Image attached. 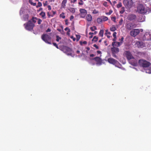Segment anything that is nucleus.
I'll return each mask as SVG.
<instances>
[{"instance_id": "1", "label": "nucleus", "mask_w": 151, "mask_h": 151, "mask_svg": "<svg viewBox=\"0 0 151 151\" xmlns=\"http://www.w3.org/2000/svg\"><path fill=\"white\" fill-rule=\"evenodd\" d=\"M139 65L143 68H147L150 66L151 63L149 62L144 59H140L139 60Z\"/></svg>"}, {"instance_id": "2", "label": "nucleus", "mask_w": 151, "mask_h": 151, "mask_svg": "<svg viewBox=\"0 0 151 151\" xmlns=\"http://www.w3.org/2000/svg\"><path fill=\"white\" fill-rule=\"evenodd\" d=\"M147 7L142 4H139L137 8V12L140 14H145L147 12Z\"/></svg>"}, {"instance_id": "3", "label": "nucleus", "mask_w": 151, "mask_h": 151, "mask_svg": "<svg viewBox=\"0 0 151 151\" xmlns=\"http://www.w3.org/2000/svg\"><path fill=\"white\" fill-rule=\"evenodd\" d=\"M42 40L45 43L49 44H51V37L50 36L47 34H43L41 36Z\"/></svg>"}, {"instance_id": "4", "label": "nucleus", "mask_w": 151, "mask_h": 151, "mask_svg": "<svg viewBox=\"0 0 151 151\" xmlns=\"http://www.w3.org/2000/svg\"><path fill=\"white\" fill-rule=\"evenodd\" d=\"M24 26L26 29L30 31L33 29L35 24H34L32 22L31 20H29L27 23L24 24Z\"/></svg>"}, {"instance_id": "5", "label": "nucleus", "mask_w": 151, "mask_h": 151, "mask_svg": "<svg viewBox=\"0 0 151 151\" xmlns=\"http://www.w3.org/2000/svg\"><path fill=\"white\" fill-rule=\"evenodd\" d=\"M123 4L126 8L130 9L132 6L133 2L132 0H124Z\"/></svg>"}, {"instance_id": "6", "label": "nucleus", "mask_w": 151, "mask_h": 151, "mask_svg": "<svg viewBox=\"0 0 151 151\" xmlns=\"http://www.w3.org/2000/svg\"><path fill=\"white\" fill-rule=\"evenodd\" d=\"M113 56L115 58H117V56L116 54L118 53L119 51V49L117 47H113L111 48Z\"/></svg>"}, {"instance_id": "7", "label": "nucleus", "mask_w": 151, "mask_h": 151, "mask_svg": "<svg viewBox=\"0 0 151 151\" xmlns=\"http://www.w3.org/2000/svg\"><path fill=\"white\" fill-rule=\"evenodd\" d=\"M124 55L128 60H130L131 59L134 58L133 56L129 51H125L124 53Z\"/></svg>"}, {"instance_id": "8", "label": "nucleus", "mask_w": 151, "mask_h": 151, "mask_svg": "<svg viewBox=\"0 0 151 151\" xmlns=\"http://www.w3.org/2000/svg\"><path fill=\"white\" fill-rule=\"evenodd\" d=\"M140 31L138 29H134L132 30L130 32V35L134 37H135L139 33Z\"/></svg>"}, {"instance_id": "9", "label": "nucleus", "mask_w": 151, "mask_h": 151, "mask_svg": "<svg viewBox=\"0 0 151 151\" xmlns=\"http://www.w3.org/2000/svg\"><path fill=\"white\" fill-rule=\"evenodd\" d=\"M63 51L68 55H71L72 54L71 52L72 50L71 49L67 47H65L63 49Z\"/></svg>"}, {"instance_id": "10", "label": "nucleus", "mask_w": 151, "mask_h": 151, "mask_svg": "<svg viewBox=\"0 0 151 151\" xmlns=\"http://www.w3.org/2000/svg\"><path fill=\"white\" fill-rule=\"evenodd\" d=\"M135 44L138 48H143L145 47V44L141 41L137 42Z\"/></svg>"}, {"instance_id": "11", "label": "nucleus", "mask_w": 151, "mask_h": 151, "mask_svg": "<svg viewBox=\"0 0 151 151\" xmlns=\"http://www.w3.org/2000/svg\"><path fill=\"white\" fill-rule=\"evenodd\" d=\"M80 16L81 17L83 18L85 17L87 13V11L83 9H80Z\"/></svg>"}, {"instance_id": "12", "label": "nucleus", "mask_w": 151, "mask_h": 151, "mask_svg": "<svg viewBox=\"0 0 151 151\" xmlns=\"http://www.w3.org/2000/svg\"><path fill=\"white\" fill-rule=\"evenodd\" d=\"M92 60H94L96 62V64L99 65H101L102 63V60L99 57H96L93 58Z\"/></svg>"}, {"instance_id": "13", "label": "nucleus", "mask_w": 151, "mask_h": 151, "mask_svg": "<svg viewBox=\"0 0 151 151\" xmlns=\"http://www.w3.org/2000/svg\"><path fill=\"white\" fill-rule=\"evenodd\" d=\"M143 38L145 40H151V33L150 32L146 33L144 35Z\"/></svg>"}, {"instance_id": "14", "label": "nucleus", "mask_w": 151, "mask_h": 151, "mask_svg": "<svg viewBox=\"0 0 151 151\" xmlns=\"http://www.w3.org/2000/svg\"><path fill=\"white\" fill-rule=\"evenodd\" d=\"M108 61L109 63L113 65L117 64L118 62L117 60L112 58H109L108 60Z\"/></svg>"}, {"instance_id": "15", "label": "nucleus", "mask_w": 151, "mask_h": 151, "mask_svg": "<svg viewBox=\"0 0 151 151\" xmlns=\"http://www.w3.org/2000/svg\"><path fill=\"white\" fill-rule=\"evenodd\" d=\"M134 25L133 24L131 23H129L126 24V28L128 30H131L132 28H133Z\"/></svg>"}, {"instance_id": "16", "label": "nucleus", "mask_w": 151, "mask_h": 151, "mask_svg": "<svg viewBox=\"0 0 151 151\" xmlns=\"http://www.w3.org/2000/svg\"><path fill=\"white\" fill-rule=\"evenodd\" d=\"M136 17L135 15L131 14L129 15L127 17L128 19L131 21L135 19Z\"/></svg>"}, {"instance_id": "17", "label": "nucleus", "mask_w": 151, "mask_h": 151, "mask_svg": "<svg viewBox=\"0 0 151 151\" xmlns=\"http://www.w3.org/2000/svg\"><path fill=\"white\" fill-rule=\"evenodd\" d=\"M112 45L113 46L119 47L121 45V44L120 42H113L112 43Z\"/></svg>"}, {"instance_id": "18", "label": "nucleus", "mask_w": 151, "mask_h": 151, "mask_svg": "<svg viewBox=\"0 0 151 151\" xmlns=\"http://www.w3.org/2000/svg\"><path fill=\"white\" fill-rule=\"evenodd\" d=\"M86 20L88 22H91L92 20V17L90 14H87L86 16Z\"/></svg>"}, {"instance_id": "19", "label": "nucleus", "mask_w": 151, "mask_h": 151, "mask_svg": "<svg viewBox=\"0 0 151 151\" xmlns=\"http://www.w3.org/2000/svg\"><path fill=\"white\" fill-rule=\"evenodd\" d=\"M40 15L42 17L43 19H46L45 17L46 14L45 12L43 11H42L40 13Z\"/></svg>"}, {"instance_id": "20", "label": "nucleus", "mask_w": 151, "mask_h": 151, "mask_svg": "<svg viewBox=\"0 0 151 151\" xmlns=\"http://www.w3.org/2000/svg\"><path fill=\"white\" fill-rule=\"evenodd\" d=\"M104 19V17L102 19L100 18H98L97 19V22L99 24H101L103 20Z\"/></svg>"}, {"instance_id": "21", "label": "nucleus", "mask_w": 151, "mask_h": 151, "mask_svg": "<svg viewBox=\"0 0 151 151\" xmlns=\"http://www.w3.org/2000/svg\"><path fill=\"white\" fill-rule=\"evenodd\" d=\"M68 10L71 12L74 13L75 12V9L74 8L70 7L68 9Z\"/></svg>"}, {"instance_id": "22", "label": "nucleus", "mask_w": 151, "mask_h": 151, "mask_svg": "<svg viewBox=\"0 0 151 151\" xmlns=\"http://www.w3.org/2000/svg\"><path fill=\"white\" fill-rule=\"evenodd\" d=\"M116 32H114L113 34V35L114 37V39H113V40L114 41H115L116 40Z\"/></svg>"}, {"instance_id": "23", "label": "nucleus", "mask_w": 151, "mask_h": 151, "mask_svg": "<svg viewBox=\"0 0 151 151\" xmlns=\"http://www.w3.org/2000/svg\"><path fill=\"white\" fill-rule=\"evenodd\" d=\"M67 2V0H63L62 2V6H63V7H65V4Z\"/></svg>"}, {"instance_id": "24", "label": "nucleus", "mask_w": 151, "mask_h": 151, "mask_svg": "<svg viewBox=\"0 0 151 151\" xmlns=\"http://www.w3.org/2000/svg\"><path fill=\"white\" fill-rule=\"evenodd\" d=\"M38 18H37V17H32L31 20L32 21V22H33L34 24L36 22V20H37Z\"/></svg>"}, {"instance_id": "25", "label": "nucleus", "mask_w": 151, "mask_h": 151, "mask_svg": "<svg viewBox=\"0 0 151 151\" xmlns=\"http://www.w3.org/2000/svg\"><path fill=\"white\" fill-rule=\"evenodd\" d=\"M125 12L124 7H122L120 11V13L121 14H123Z\"/></svg>"}, {"instance_id": "26", "label": "nucleus", "mask_w": 151, "mask_h": 151, "mask_svg": "<svg viewBox=\"0 0 151 151\" xmlns=\"http://www.w3.org/2000/svg\"><path fill=\"white\" fill-rule=\"evenodd\" d=\"M103 33L104 30L103 29L101 30L99 32V36L102 37L103 36Z\"/></svg>"}, {"instance_id": "27", "label": "nucleus", "mask_w": 151, "mask_h": 151, "mask_svg": "<svg viewBox=\"0 0 151 151\" xmlns=\"http://www.w3.org/2000/svg\"><path fill=\"white\" fill-rule=\"evenodd\" d=\"M98 38L96 36H95L92 39V41L94 42H96L98 40Z\"/></svg>"}, {"instance_id": "28", "label": "nucleus", "mask_w": 151, "mask_h": 151, "mask_svg": "<svg viewBox=\"0 0 151 151\" xmlns=\"http://www.w3.org/2000/svg\"><path fill=\"white\" fill-rule=\"evenodd\" d=\"M29 2L31 5H32L34 6H35L36 5V3L33 2L31 0H29Z\"/></svg>"}, {"instance_id": "29", "label": "nucleus", "mask_w": 151, "mask_h": 151, "mask_svg": "<svg viewBox=\"0 0 151 151\" xmlns=\"http://www.w3.org/2000/svg\"><path fill=\"white\" fill-rule=\"evenodd\" d=\"M64 15H65L64 13L63 12L62 13V14H61L60 15V17L62 18L63 19H65V17Z\"/></svg>"}, {"instance_id": "30", "label": "nucleus", "mask_w": 151, "mask_h": 151, "mask_svg": "<svg viewBox=\"0 0 151 151\" xmlns=\"http://www.w3.org/2000/svg\"><path fill=\"white\" fill-rule=\"evenodd\" d=\"M116 29V28L114 26H112L110 28V30L112 32H114Z\"/></svg>"}, {"instance_id": "31", "label": "nucleus", "mask_w": 151, "mask_h": 151, "mask_svg": "<svg viewBox=\"0 0 151 151\" xmlns=\"http://www.w3.org/2000/svg\"><path fill=\"white\" fill-rule=\"evenodd\" d=\"M90 29L92 31H93L96 29V26H93V27H91Z\"/></svg>"}, {"instance_id": "32", "label": "nucleus", "mask_w": 151, "mask_h": 151, "mask_svg": "<svg viewBox=\"0 0 151 151\" xmlns=\"http://www.w3.org/2000/svg\"><path fill=\"white\" fill-rule=\"evenodd\" d=\"M99 12L98 11L95 9L93 10L92 13L93 14H96L98 13Z\"/></svg>"}, {"instance_id": "33", "label": "nucleus", "mask_w": 151, "mask_h": 151, "mask_svg": "<svg viewBox=\"0 0 151 151\" xmlns=\"http://www.w3.org/2000/svg\"><path fill=\"white\" fill-rule=\"evenodd\" d=\"M122 4L121 2H119L118 4L117 5V8H119L121 7L122 6Z\"/></svg>"}, {"instance_id": "34", "label": "nucleus", "mask_w": 151, "mask_h": 151, "mask_svg": "<svg viewBox=\"0 0 151 151\" xmlns=\"http://www.w3.org/2000/svg\"><path fill=\"white\" fill-rule=\"evenodd\" d=\"M42 6V3L40 2H38V4H37V6L36 7H37V8H38V7L41 6Z\"/></svg>"}, {"instance_id": "35", "label": "nucleus", "mask_w": 151, "mask_h": 151, "mask_svg": "<svg viewBox=\"0 0 151 151\" xmlns=\"http://www.w3.org/2000/svg\"><path fill=\"white\" fill-rule=\"evenodd\" d=\"M76 40H77V41H78L80 38V36L79 35H76Z\"/></svg>"}, {"instance_id": "36", "label": "nucleus", "mask_w": 151, "mask_h": 151, "mask_svg": "<svg viewBox=\"0 0 151 151\" xmlns=\"http://www.w3.org/2000/svg\"><path fill=\"white\" fill-rule=\"evenodd\" d=\"M146 72L148 73H151V68H150L149 70H146Z\"/></svg>"}, {"instance_id": "37", "label": "nucleus", "mask_w": 151, "mask_h": 151, "mask_svg": "<svg viewBox=\"0 0 151 151\" xmlns=\"http://www.w3.org/2000/svg\"><path fill=\"white\" fill-rule=\"evenodd\" d=\"M111 19L114 22H116V17H111Z\"/></svg>"}, {"instance_id": "38", "label": "nucleus", "mask_w": 151, "mask_h": 151, "mask_svg": "<svg viewBox=\"0 0 151 151\" xmlns=\"http://www.w3.org/2000/svg\"><path fill=\"white\" fill-rule=\"evenodd\" d=\"M80 43L81 45H82V44H86L87 43V42L86 41H84L83 42H80Z\"/></svg>"}, {"instance_id": "39", "label": "nucleus", "mask_w": 151, "mask_h": 151, "mask_svg": "<svg viewBox=\"0 0 151 151\" xmlns=\"http://www.w3.org/2000/svg\"><path fill=\"white\" fill-rule=\"evenodd\" d=\"M124 38L123 37H122V38L120 39L119 40L120 41V43L122 44L123 42V40H124Z\"/></svg>"}, {"instance_id": "40", "label": "nucleus", "mask_w": 151, "mask_h": 151, "mask_svg": "<svg viewBox=\"0 0 151 151\" xmlns=\"http://www.w3.org/2000/svg\"><path fill=\"white\" fill-rule=\"evenodd\" d=\"M123 22V20L122 18H121L119 22V24L120 25H121L122 24V22Z\"/></svg>"}, {"instance_id": "41", "label": "nucleus", "mask_w": 151, "mask_h": 151, "mask_svg": "<svg viewBox=\"0 0 151 151\" xmlns=\"http://www.w3.org/2000/svg\"><path fill=\"white\" fill-rule=\"evenodd\" d=\"M37 20H38V22H37L38 24H41V22H42V20L41 19H38V18Z\"/></svg>"}, {"instance_id": "42", "label": "nucleus", "mask_w": 151, "mask_h": 151, "mask_svg": "<svg viewBox=\"0 0 151 151\" xmlns=\"http://www.w3.org/2000/svg\"><path fill=\"white\" fill-rule=\"evenodd\" d=\"M80 5H82L83 4V2L82 0H80V2L78 3Z\"/></svg>"}, {"instance_id": "43", "label": "nucleus", "mask_w": 151, "mask_h": 151, "mask_svg": "<svg viewBox=\"0 0 151 151\" xmlns=\"http://www.w3.org/2000/svg\"><path fill=\"white\" fill-rule=\"evenodd\" d=\"M56 38L57 39L56 40L57 42H58L61 39V38L58 36H57Z\"/></svg>"}, {"instance_id": "44", "label": "nucleus", "mask_w": 151, "mask_h": 151, "mask_svg": "<svg viewBox=\"0 0 151 151\" xmlns=\"http://www.w3.org/2000/svg\"><path fill=\"white\" fill-rule=\"evenodd\" d=\"M77 1V0H71L70 2L71 3H76Z\"/></svg>"}, {"instance_id": "45", "label": "nucleus", "mask_w": 151, "mask_h": 151, "mask_svg": "<svg viewBox=\"0 0 151 151\" xmlns=\"http://www.w3.org/2000/svg\"><path fill=\"white\" fill-rule=\"evenodd\" d=\"M112 12V11L111 10L109 11V12H106V14L107 15H109L110 14H111Z\"/></svg>"}, {"instance_id": "46", "label": "nucleus", "mask_w": 151, "mask_h": 151, "mask_svg": "<svg viewBox=\"0 0 151 151\" xmlns=\"http://www.w3.org/2000/svg\"><path fill=\"white\" fill-rule=\"evenodd\" d=\"M97 33L96 31H95L93 33L90 32L89 33V35H96Z\"/></svg>"}, {"instance_id": "47", "label": "nucleus", "mask_w": 151, "mask_h": 151, "mask_svg": "<svg viewBox=\"0 0 151 151\" xmlns=\"http://www.w3.org/2000/svg\"><path fill=\"white\" fill-rule=\"evenodd\" d=\"M65 31L68 30V32L70 33V29L68 28V27H66L65 29Z\"/></svg>"}, {"instance_id": "48", "label": "nucleus", "mask_w": 151, "mask_h": 151, "mask_svg": "<svg viewBox=\"0 0 151 151\" xmlns=\"http://www.w3.org/2000/svg\"><path fill=\"white\" fill-rule=\"evenodd\" d=\"M48 4V2L47 1H45L44 3H43V6H46V5H47Z\"/></svg>"}, {"instance_id": "49", "label": "nucleus", "mask_w": 151, "mask_h": 151, "mask_svg": "<svg viewBox=\"0 0 151 151\" xmlns=\"http://www.w3.org/2000/svg\"><path fill=\"white\" fill-rule=\"evenodd\" d=\"M53 45L55 46L58 49V45H57L56 44V43H55V42H53L52 43Z\"/></svg>"}, {"instance_id": "50", "label": "nucleus", "mask_w": 151, "mask_h": 151, "mask_svg": "<svg viewBox=\"0 0 151 151\" xmlns=\"http://www.w3.org/2000/svg\"><path fill=\"white\" fill-rule=\"evenodd\" d=\"M70 38H71V39H73V40L74 41H75L76 40V38H75V37H73V36H71L70 37Z\"/></svg>"}, {"instance_id": "51", "label": "nucleus", "mask_w": 151, "mask_h": 151, "mask_svg": "<svg viewBox=\"0 0 151 151\" xmlns=\"http://www.w3.org/2000/svg\"><path fill=\"white\" fill-rule=\"evenodd\" d=\"M93 46L95 48H96L97 49H99V47H98V46H97L96 44H94L93 45Z\"/></svg>"}, {"instance_id": "52", "label": "nucleus", "mask_w": 151, "mask_h": 151, "mask_svg": "<svg viewBox=\"0 0 151 151\" xmlns=\"http://www.w3.org/2000/svg\"><path fill=\"white\" fill-rule=\"evenodd\" d=\"M52 11L53 13V15H51V16L53 17V15L56 13V12L55 11Z\"/></svg>"}, {"instance_id": "53", "label": "nucleus", "mask_w": 151, "mask_h": 151, "mask_svg": "<svg viewBox=\"0 0 151 151\" xmlns=\"http://www.w3.org/2000/svg\"><path fill=\"white\" fill-rule=\"evenodd\" d=\"M65 24L66 25H68V20L67 19H65Z\"/></svg>"}, {"instance_id": "54", "label": "nucleus", "mask_w": 151, "mask_h": 151, "mask_svg": "<svg viewBox=\"0 0 151 151\" xmlns=\"http://www.w3.org/2000/svg\"><path fill=\"white\" fill-rule=\"evenodd\" d=\"M47 7L48 8V10H50L51 9V6L50 5H48V6H47Z\"/></svg>"}, {"instance_id": "55", "label": "nucleus", "mask_w": 151, "mask_h": 151, "mask_svg": "<svg viewBox=\"0 0 151 151\" xmlns=\"http://www.w3.org/2000/svg\"><path fill=\"white\" fill-rule=\"evenodd\" d=\"M106 33H105V35H107V34H108L109 35H110V32H107V30H106Z\"/></svg>"}, {"instance_id": "56", "label": "nucleus", "mask_w": 151, "mask_h": 151, "mask_svg": "<svg viewBox=\"0 0 151 151\" xmlns=\"http://www.w3.org/2000/svg\"><path fill=\"white\" fill-rule=\"evenodd\" d=\"M51 31V30L50 28H48L46 31L47 32H50Z\"/></svg>"}, {"instance_id": "57", "label": "nucleus", "mask_w": 151, "mask_h": 151, "mask_svg": "<svg viewBox=\"0 0 151 151\" xmlns=\"http://www.w3.org/2000/svg\"><path fill=\"white\" fill-rule=\"evenodd\" d=\"M74 18V17L73 15H71L70 17V20H71L72 19H73Z\"/></svg>"}, {"instance_id": "58", "label": "nucleus", "mask_w": 151, "mask_h": 151, "mask_svg": "<svg viewBox=\"0 0 151 151\" xmlns=\"http://www.w3.org/2000/svg\"><path fill=\"white\" fill-rule=\"evenodd\" d=\"M47 15L49 17H50L51 16L49 12H47Z\"/></svg>"}, {"instance_id": "59", "label": "nucleus", "mask_w": 151, "mask_h": 151, "mask_svg": "<svg viewBox=\"0 0 151 151\" xmlns=\"http://www.w3.org/2000/svg\"><path fill=\"white\" fill-rule=\"evenodd\" d=\"M108 17H106L104 16V21H106L108 20Z\"/></svg>"}, {"instance_id": "60", "label": "nucleus", "mask_w": 151, "mask_h": 151, "mask_svg": "<svg viewBox=\"0 0 151 151\" xmlns=\"http://www.w3.org/2000/svg\"><path fill=\"white\" fill-rule=\"evenodd\" d=\"M97 52L98 53V54H100L101 53V51H99V50H98L97 51Z\"/></svg>"}, {"instance_id": "61", "label": "nucleus", "mask_w": 151, "mask_h": 151, "mask_svg": "<svg viewBox=\"0 0 151 151\" xmlns=\"http://www.w3.org/2000/svg\"><path fill=\"white\" fill-rule=\"evenodd\" d=\"M25 16L28 19L29 17V15L28 14H26L25 15Z\"/></svg>"}, {"instance_id": "62", "label": "nucleus", "mask_w": 151, "mask_h": 151, "mask_svg": "<svg viewBox=\"0 0 151 151\" xmlns=\"http://www.w3.org/2000/svg\"><path fill=\"white\" fill-rule=\"evenodd\" d=\"M94 56H95V55L93 54H90V56L91 57H94Z\"/></svg>"}, {"instance_id": "63", "label": "nucleus", "mask_w": 151, "mask_h": 151, "mask_svg": "<svg viewBox=\"0 0 151 151\" xmlns=\"http://www.w3.org/2000/svg\"><path fill=\"white\" fill-rule=\"evenodd\" d=\"M43 10V9L42 8H41V7H40V8L39 9V10H37V11L38 12V11H42Z\"/></svg>"}, {"instance_id": "64", "label": "nucleus", "mask_w": 151, "mask_h": 151, "mask_svg": "<svg viewBox=\"0 0 151 151\" xmlns=\"http://www.w3.org/2000/svg\"><path fill=\"white\" fill-rule=\"evenodd\" d=\"M86 49L88 51L90 50V48L88 47H86Z\"/></svg>"}]
</instances>
